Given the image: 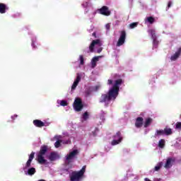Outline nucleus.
I'll return each instance as SVG.
<instances>
[{
	"mask_svg": "<svg viewBox=\"0 0 181 181\" xmlns=\"http://www.w3.org/2000/svg\"><path fill=\"white\" fill-rule=\"evenodd\" d=\"M79 59L81 62L80 64L81 65L84 64V57H83V55H80Z\"/></svg>",
	"mask_w": 181,
	"mask_h": 181,
	"instance_id": "33",
	"label": "nucleus"
},
{
	"mask_svg": "<svg viewBox=\"0 0 181 181\" xmlns=\"http://www.w3.org/2000/svg\"><path fill=\"white\" fill-rule=\"evenodd\" d=\"M144 125V118L139 117L136 119L135 127L136 128H141Z\"/></svg>",
	"mask_w": 181,
	"mask_h": 181,
	"instance_id": "13",
	"label": "nucleus"
},
{
	"mask_svg": "<svg viewBox=\"0 0 181 181\" xmlns=\"http://www.w3.org/2000/svg\"><path fill=\"white\" fill-rule=\"evenodd\" d=\"M144 181H152V180H149V178H145Z\"/></svg>",
	"mask_w": 181,
	"mask_h": 181,
	"instance_id": "43",
	"label": "nucleus"
},
{
	"mask_svg": "<svg viewBox=\"0 0 181 181\" xmlns=\"http://www.w3.org/2000/svg\"><path fill=\"white\" fill-rule=\"evenodd\" d=\"M181 54V47L178 48L177 51L170 57L172 62H175L179 59Z\"/></svg>",
	"mask_w": 181,
	"mask_h": 181,
	"instance_id": "12",
	"label": "nucleus"
},
{
	"mask_svg": "<svg viewBox=\"0 0 181 181\" xmlns=\"http://www.w3.org/2000/svg\"><path fill=\"white\" fill-rule=\"evenodd\" d=\"M155 135H156V136H159L160 135H165V132H164V130H157Z\"/></svg>",
	"mask_w": 181,
	"mask_h": 181,
	"instance_id": "26",
	"label": "nucleus"
},
{
	"mask_svg": "<svg viewBox=\"0 0 181 181\" xmlns=\"http://www.w3.org/2000/svg\"><path fill=\"white\" fill-rule=\"evenodd\" d=\"M92 35L94 36V37H97V33H95V32L93 33Z\"/></svg>",
	"mask_w": 181,
	"mask_h": 181,
	"instance_id": "42",
	"label": "nucleus"
},
{
	"mask_svg": "<svg viewBox=\"0 0 181 181\" xmlns=\"http://www.w3.org/2000/svg\"><path fill=\"white\" fill-rule=\"evenodd\" d=\"M98 88H100V86H96L95 87H90L88 89L86 90L85 94L86 97H88V95H91V93H93V91H98Z\"/></svg>",
	"mask_w": 181,
	"mask_h": 181,
	"instance_id": "11",
	"label": "nucleus"
},
{
	"mask_svg": "<svg viewBox=\"0 0 181 181\" xmlns=\"http://www.w3.org/2000/svg\"><path fill=\"white\" fill-rule=\"evenodd\" d=\"M110 28L111 25H110V23L106 24L105 28L107 29V30H110Z\"/></svg>",
	"mask_w": 181,
	"mask_h": 181,
	"instance_id": "37",
	"label": "nucleus"
},
{
	"mask_svg": "<svg viewBox=\"0 0 181 181\" xmlns=\"http://www.w3.org/2000/svg\"><path fill=\"white\" fill-rule=\"evenodd\" d=\"M170 6H172V1H169L168 4V8H170Z\"/></svg>",
	"mask_w": 181,
	"mask_h": 181,
	"instance_id": "39",
	"label": "nucleus"
},
{
	"mask_svg": "<svg viewBox=\"0 0 181 181\" xmlns=\"http://www.w3.org/2000/svg\"><path fill=\"white\" fill-rule=\"evenodd\" d=\"M107 84H108L109 86H111V84H112V80L108 79V81H107Z\"/></svg>",
	"mask_w": 181,
	"mask_h": 181,
	"instance_id": "38",
	"label": "nucleus"
},
{
	"mask_svg": "<svg viewBox=\"0 0 181 181\" xmlns=\"http://www.w3.org/2000/svg\"><path fill=\"white\" fill-rule=\"evenodd\" d=\"M78 155V150L75 149L72 151H71L67 156H66V160L68 161V163H70L72 160V159H74L76 156Z\"/></svg>",
	"mask_w": 181,
	"mask_h": 181,
	"instance_id": "7",
	"label": "nucleus"
},
{
	"mask_svg": "<svg viewBox=\"0 0 181 181\" xmlns=\"http://www.w3.org/2000/svg\"><path fill=\"white\" fill-rule=\"evenodd\" d=\"M163 165V163L160 162L154 168V170L156 172H158V170H160V168H162V165Z\"/></svg>",
	"mask_w": 181,
	"mask_h": 181,
	"instance_id": "25",
	"label": "nucleus"
},
{
	"mask_svg": "<svg viewBox=\"0 0 181 181\" xmlns=\"http://www.w3.org/2000/svg\"><path fill=\"white\" fill-rule=\"evenodd\" d=\"M152 121H153V119L152 118H151V117L147 118L144 123V128H148V127H149V125H151V124H152Z\"/></svg>",
	"mask_w": 181,
	"mask_h": 181,
	"instance_id": "20",
	"label": "nucleus"
},
{
	"mask_svg": "<svg viewBox=\"0 0 181 181\" xmlns=\"http://www.w3.org/2000/svg\"><path fill=\"white\" fill-rule=\"evenodd\" d=\"M62 140H57L55 143H54V146L55 148H60L61 145H62Z\"/></svg>",
	"mask_w": 181,
	"mask_h": 181,
	"instance_id": "29",
	"label": "nucleus"
},
{
	"mask_svg": "<svg viewBox=\"0 0 181 181\" xmlns=\"http://www.w3.org/2000/svg\"><path fill=\"white\" fill-rule=\"evenodd\" d=\"M153 45L154 47H158V45H159V41H158L157 38L153 40Z\"/></svg>",
	"mask_w": 181,
	"mask_h": 181,
	"instance_id": "30",
	"label": "nucleus"
},
{
	"mask_svg": "<svg viewBox=\"0 0 181 181\" xmlns=\"http://www.w3.org/2000/svg\"><path fill=\"white\" fill-rule=\"evenodd\" d=\"M95 45H98V46H103L101 43V40H93L89 46V52L88 53H93L94 47H95Z\"/></svg>",
	"mask_w": 181,
	"mask_h": 181,
	"instance_id": "6",
	"label": "nucleus"
},
{
	"mask_svg": "<svg viewBox=\"0 0 181 181\" xmlns=\"http://www.w3.org/2000/svg\"><path fill=\"white\" fill-rule=\"evenodd\" d=\"M153 181H162V179L160 178H155Z\"/></svg>",
	"mask_w": 181,
	"mask_h": 181,
	"instance_id": "41",
	"label": "nucleus"
},
{
	"mask_svg": "<svg viewBox=\"0 0 181 181\" xmlns=\"http://www.w3.org/2000/svg\"><path fill=\"white\" fill-rule=\"evenodd\" d=\"M32 46H33V47H36L35 46V43H34V42L32 43Z\"/></svg>",
	"mask_w": 181,
	"mask_h": 181,
	"instance_id": "44",
	"label": "nucleus"
},
{
	"mask_svg": "<svg viewBox=\"0 0 181 181\" xmlns=\"http://www.w3.org/2000/svg\"><path fill=\"white\" fill-rule=\"evenodd\" d=\"M86 165H83L79 171H73L69 174L70 181H81L86 173Z\"/></svg>",
	"mask_w": 181,
	"mask_h": 181,
	"instance_id": "2",
	"label": "nucleus"
},
{
	"mask_svg": "<svg viewBox=\"0 0 181 181\" xmlns=\"http://www.w3.org/2000/svg\"><path fill=\"white\" fill-rule=\"evenodd\" d=\"M148 33H150V35H151V39H153V40H154L155 39H157L155 30H149Z\"/></svg>",
	"mask_w": 181,
	"mask_h": 181,
	"instance_id": "23",
	"label": "nucleus"
},
{
	"mask_svg": "<svg viewBox=\"0 0 181 181\" xmlns=\"http://www.w3.org/2000/svg\"><path fill=\"white\" fill-rule=\"evenodd\" d=\"M119 144H121V141H119V140H117V139H113L111 142V145H112V146H115V145H118Z\"/></svg>",
	"mask_w": 181,
	"mask_h": 181,
	"instance_id": "28",
	"label": "nucleus"
},
{
	"mask_svg": "<svg viewBox=\"0 0 181 181\" xmlns=\"http://www.w3.org/2000/svg\"><path fill=\"white\" fill-rule=\"evenodd\" d=\"M136 26H138V23H132L129 25L130 29H135V28H136Z\"/></svg>",
	"mask_w": 181,
	"mask_h": 181,
	"instance_id": "31",
	"label": "nucleus"
},
{
	"mask_svg": "<svg viewBox=\"0 0 181 181\" xmlns=\"http://www.w3.org/2000/svg\"><path fill=\"white\" fill-rule=\"evenodd\" d=\"M173 162H175V158H167L164 168H165V169H169L172 168V163H173Z\"/></svg>",
	"mask_w": 181,
	"mask_h": 181,
	"instance_id": "14",
	"label": "nucleus"
},
{
	"mask_svg": "<svg viewBox=\"0 0 181 181\" xmlns=\"http://www.w3.org/2000/svg\"><path fill=\"white\" fill-rule=\"evenodd\" d=\"M38 181H45V180H39Z\"/></svg>",
	"mask_w": 181,
	"mask_h": 181,
	"instance_id": "45",
	"label": "nucleus"
},
{
	"mask_svg": "<svg viewBox=\"0 0 181 181\" xmlns=\"http://www.w3.org/2000/svg\"><path fill=\"white\" fill-rule=\"evenodd\" d=\"M96 132H98V129H97V128L95 129V130L94 132H92L93 136H97Z\"/></svg>",
	"mask_w": 181,
	"mask_h": 181,
	"instance_id": "36",
	"label": "nucleus"
},
{
	"mask_svg": "<svg viewBox=\"0 0 181 181\" xmlns=\"http://www.w3.org/2000/svg\"><path fill=\"white\" fill-rule=\"evenodd\" d=\"M49 160H51V162H53V160H56V159H57V153L52 152L49 156Z\"/></svg>",
	"mask_w": 181,
	"mask_h": 181,
	"instance_id": "19",
	"label": "nucleus"
},
{
	"mask_svg": "<svg viewBox=\"0 0 181 181\" xmlns=\"http://www.w3.org/2000/svg\"><path fill=\"white\" fill-rule=\"evenodd\" d=\"M146 22H148V23L152 25L153 23H155V18H153L152 16L147 17V19H146Z\"/></svg>",
	"mask_w": 181,
	"mask_h": 181,
	"instance_id": "24",
	"label": "nucleus"
},
{
	"mask_svg": "<svg viewBox=\"0 0 181 181\" xmlns=\"http://www.w3.org/2000/svg\"><path fill=\"white\" fill-rule=\"evenodd\" d=\"M84 108V105H83V101L80 98H76L74 102V109L76 112H80Z\"/></svg>",
	"mask_w": 181,
	"mask_h": 181,
	"instance_id": "4",
	"label": "nucleus"
},
{
	"mask_svg": "<svg viewBox=\"0 0 181 181\" xmlns=\"http://www.w3.org/2000/svg\"><path fill=\"white\" fill-rule=\"evenodd\" d=\"M8 9H9V8L7 7L6 4L0 3V13H6Z\"/></svg>",
	"mask_w": 181,
	"mask_h": 181,
	"instance_id": "16",
	"label": "nucleus"
},
{
	"mask_svg": "<svg viewBox=\"0 0 181 181\" xmlns=\"http://www.w3.org/2000/svg\"><path fill=\"white\" fill-rule=\"evenodd\" d=\"M122 84V79L119 78L115 81V84L107 93H103L100 98V103H105V107L110 105V101H115L119 93V86Z\"/></svg>",
	"mask_w": 181,
	"mask_h": 181,
	"instance_id": "1",
	"label": "nucleus"
},
{
	"mask_svg": "<svg viewBox=\"0 0 181 181\" xmlns=\"http://www.w3.org/2000/svg\"><path fill=\"white\" fill-rule=\"evenodd\" d=\"M98 11L100 15H104V16H110L111 15L110 8L106 6H103L101 8L98 9Z\"/></svg>",
	"mask_w": 181,
	"mask_h": 181,
	"instance_id": "8",
	"label": "nucleus"
},
{
	"mask_svg": "<svg viewBox=\"0 0 181 181\" xmlns=\"http://www.w3.org/2000/svg\"><path fill=\"white\" fill-rule=\"evenodd\" d=\"M33 124L35 125V127H37V128H42V127H45V122L39 119L33 120Z\"/></svg>",
	"mask_w": 181,
	"mask_h": 181,
	"instance_id": "15",
	"label": "nucleus"
},
{
	"mask_svg": "<svg viewBox=\"0 0 181 181\" xmlns=\"http://www.w3.org/2000/svg\"><path fill=\"white\" fill-rule=\"evenodd\" d=\"M103 52V47L99 48V49H98V51H97L98 53H100V52Z\"/></svg>",
	"mask_w": 181,
	"mask_h": 181,
	"instance_id": "40",
	"label": "nucleus"
},
{
	"mask_svg": "<svg viewBox=\"0 0 181 181\" xmlns=\"http://www.w3.org/2000/svg\"><path fill=\"white\" fill-rule=\"evenodd\" d=\"M172 134H173L172 129L168 128V127H165L164 129V135H172Z\"/></svg>",
	"mask_w": 181,
	"mask_h": 181,
	"instance_id": "22",
	"label": "nucleus"
},
{
	"mask_svg": "<svg viewBox=\"0 0 181 181\" xmlns=\"http://www.w3.org/2000/svg\"><path fill=\"white\" fill-rule=\"evenodd\" d=\"M60 104H61V105H62V107H66V106H67V101L62 100Z\"/></svg>",
	"mask_w": 181,
	"mask_h": 181,
	"instance_id": "35",
	"label": "nucleus"
},
{
	"mask_svg": "<svg viewBox=\"0 0 181 181\" xmlns=\"http://www.w3.org/2000/svg\"><path fill=\"white\" fill-rule=\"evenodd\" d=\"M175 128L176 129H181V122H178L176 123Z\"/></svg>",
	"mask_w": 181,
	"mask_h": 181,
	"instance_id": "34",
	"label": "nucleus"
},
{
	"mask_svg": "<svg viewBox=\"0 0 181 181\" xmlns=\"http://www.w3.org/2000/svg\"><path fill=\"white\" fill-rule=\"evenodd\" d=\"M35 173H36L35 168H30L28 170V175H29V176H33Z\"/></svg>",
	"mask_w": 181,
	"mask_h": 181,
	"instance_id": "21",
	"label": "nucleus"
},
{
	"mask_svg": "<svg viewBox=\"0 0 181 181\" xmlns=\"http://www.w3.org/2000/svg\"><path fill=\"white\" fill-rule=\"evenodd\" d=\"M100 57H95L92 59V60H91L92 69H94L97 66V62H98V60H100Z\"/></svg>",
	"mask_w": 181,
	"mask_h": 181,
	"instance_id": "17",
	"label": "nucleus"
},
{
	"mask_svg": "<svg viewBox=\"0 0 181 181\" xmlns=\"http://www.w3.org/2000/svg\"><path fill=\"white\" fill-rule=\"evenodd\" d=\"M83 119H84V121H87V119H88V112H85L83 113Z\"/></svg>",
	"mask_w": 181,
	"mask_h": 181,
	"instance_id": "32",
	"label": "nucleus"
},
{
	"mask_svg": "<svg viewBox=\"0 0 181 181\" xmlns=\"http://www.w3.org/2000/svg\"><path fill=\"white\" fill-rule=\"evenodd\" d=\"M81 81V76L77 74L76 78L75 79L71 86V90H76V87L78 86V83H80Z\"/></svg>",
	"mask_w": 181,
	"mask_h": 181,
	"instance_id": "10",
	"label": "nucleus"
},
{
	"mask_svg": "<svg viewBox=\"0 0 181 181\" xmlns=\"http://www.w3.org/2000/svg\"><path fill=\"white\" fill-rule=\"evenodd\" d=\"M46 152H47V146H41L40 152L37 154V161L40 165H45L47 162L45 157H43L44 155H46Z\"/></svg>",
	"mask_w": 181,
	"mask_h": 181,
	"instance_id": "3",
	"label": "nucleus"
},
{
	"mask_svg": "<svg viewBox=\"0 0 181 181\" xmlns=\"http://www.w3.org/2000/svg\"><path fill=\"white\" fill-rule=\"evenodd\" d=\"M158 146L159 148H165V140L160 139L158 142Z\"/></svg>",
	"mask_w": 181,
	"mask_h": 181,
	"instance_id": "27",
	"label": "nucleus"
},
{
	"mask_svg": "<svg viewBox=\"0 0 181 181\" xmlns=\"http://www.w3.org/2000/svg\"><path fill=\"white\" fill-rule=\"evenodd\" d=\"M125 39H127V32L125 30L121 31L120 37L117 42L116 46L119 47V46H122L124 43H125Z\"/></svg>",
	"mask_w": 181,
	"mask_h": 181,
	"instance_id": "5",
	"label": "nucleus"
},
{
	"mask_svg": "<svg viewBox=\"0 0 181 181\" xmlns=\"http://www.w3.org/2000/svg\"><path fill=\"white\" fill-rule=\"evenodd\" d=\"M35 158V152H32L30 153V155L29 156V158L25 164V166L24 167V170L25 169H28V168H30V165L32 163V161L33 160V159Z\"/></svg>",
	"mask_w": 181,
	"mask_h": 181,
	"instance_id": "9",
	"label": "nucleus"
},
{
	"mask_svg": "<svg viewBox=\"0 0 181 181\" xmlns=\"http://www.w3.org/2000/svg\"><path fill=\"white\" fill-rule=\"evenodd\" d=\"M114 139H116L120 142H122V135L121 134V132H117L115 135L113 136Z\"/></svg>",
	"mask_w": 181,
	"mask_h": 181,
	"instance_id": "18",
	"label": "nucleus"
}]
</instances>
